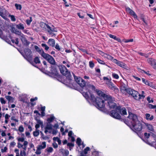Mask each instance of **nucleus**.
<instances>
[{
	"mask_svg": "<svg viewBox=\"0 0 156 156\" xmlns=\"http://www.w3.org/2000/svg\"><path fill=\"white\" fill-rule=\"evenodd\" d=\"M59 70L61 73L66 77V80H67L69 82L71 80V76L70 72L68 71L65 66L62 65L59 67Z\"/></svg>",
	"mask_w": 156,
	"mask_h": 156,
	"instance_id": "nucleus-1",
	"label": "nucleus"
},
{
	"mask_svg": "<svg viewBox=\"0 0 156 156\" xmlns=\"http://www.w3.org/2000/svg\"><path fill=\"white\" fill-rule=\"evenodd\" d=\"M131 129L136 132H138L141 131L143 129L145 128L144 124H141L139 121L131 126Z\"/></svg>",
	"mask_w": 156,
	"mask_h": 156,
	"instance_id": "nucleus-2",
	"label": "nucleus"
},
{
	"mask_svg": "<svg viewBox=\"0 0 156 156\" xmlns=\"http://www.w3.org/2000/svg\"><path fill=\"white\" fill-rule=\"evenodd\" d=\"M121 112V107L118 106L115 110H112L110 112V115L112 117L118 119H121V116L119 113Z\"/></svg>",
	"mask_w": 156,
	"mask_h": 156,
	"instance_id": "nucleus-3",
	"label": "nucleus"
},
{
	"mask_svg": "<svg viewBox=\"0 0 156 156\" xmlns=\"http://www.w3.org/2000/svg\"><path fill=\"white\" fill-rule=\"evenodd\" d=\"M96 102L95 103V106L98 109L103 111L105 106L104 101L99 97L96 98Z\"/></svg>",
	"mask_w": 156,
	"mask_h": 156,
	"instance_id": "nucleus-4",
	"label": "nucleus"
},
{
	"mask_svg": "<svg viewBox=\"0 0 156 156\" xmlns=\"http://www.w3.org/2000/svg\"><path fill=\"white\" fill-rule=\"evenodd\" d=\"M24 52L25 54H22L23 57L28 61L32 60V55L31 50L29 48H25L24 50Z\"/></svg>",
	"mask_w": 156,
	"mask_h": 156,
	"instance_id": "nucleus-5",
	"label": "nucleus"
},
{
	"mask_svg": "<svg viewBox=\"0 0 156 156\" xmlns=\"http://www.w3.org/2000/svg\"><path fill=\"white\" fill-rule=\"evenodd\" d=\"M89 93L90 95V97H89V95L88 94L87 92H83V95L89 103H90V101L92 102L95 103L96 101V98H95L94 95L92 94V93Z\"/></svg>",
	"mask_w": 156,
	"mask_h": 156,
	"instance_id": "nucleus-6",
	"label": "nucleus"
},
{
	"mask_svg": "<svg viewBox=\"0 0 156 156\" xmlns=\"http://www.w3.org/2000/svg\"><path fill=\"white\" fill-rule=\"evenodd\" d=\"M128 118L131 122V126L139 121L138 120L137 116L131 112H129Z\"/></svg>",
	"mask_w": 156,
	"mask_h": 156,
	"instance_id": "nucleus-7",
	"label": "nucleus"
},
{
	"mask_svg": "<svg viewBox=\"0 0 156 156\" xmlns=\"http://www.w3.org/2000/svg\"><path fill=\"white\" fill-rule=\"evenodd\" d=\"M74 76L75 81L81 87L83 88L85 87L86 83L85 81L83 80L80 77L76 76L74 75Z\"/></svg>",
	"mask_w": 156,
	"mask_h": 156,
	"instance_id": "nucleus-8",
	"label": "nucleus"
},
{
	"mask_svg": "<svg viewBox=\"0 0 156 156\" xmlns=\"http://www.w3.org/2000/svg\"><path fill=\"white\" fill-rule=\"evenodd\" d=\"M41 25L43 26L44 28H45L48 32L50 34H51L52 32H56L53 26V27H50L48 25L42 22L41 23Z\"/></svg>",
	"mask_w": 156,
	"mask_h": 156,
	"instance_id": "nucleus-9",
	"label": "nucleus"
},
{
	"mask_svg": "<svg viewBox=\"0 0 156 156\" xmlns=\"http://www.w3.org/2000/svg\"><path fill=\"white\" fill-rule=\"evenodd\" d=\"M127 90V93L129 95H132L135 99L138 98V92L137 91L131 88H128Z\"/></svg>",
	"mask_w": 156,
	"mask_h": 156,
	"instance_id": "nucleus-10",
	"label": "nucleus"
},
{
	"mask_svg": "<svg viewBox=\"0 0 156 156\" xmlns=\"http://www.w3.org/2000/svg\"><path fill=\"white\" fill-rule=\"evenodd\" d=\"M106 84L108 85L109 88L111 90H113L115 94H117L119 92L118 88L115 86L111 81L107 82Z\"/></svg>",
	"mask_w": 156,
	"mask_h": 156,
	"instance_id": "nucleus-11",
	"label": "nucleus"
},
{
	"mask_svg": "<svg viewBox=\"0 0 156 156\" xmlns=\"http://www.w3.org/2000/svg\"><path fill=\"white\" fill-rule=\"evenodd\" d=\"M97 94L100 96H101L105 100H108L111 98V96L109 95H107L104 94L103 92L98 90H96Z\"/></svg>",
	"mask_w": 156,
	"mask_h": 156,
	"instance_id": "nucleus-12",
	"label": "nucleus"
},
{
	"mask_svg": "<svg viewBox=\"0 0 156 156\" xmlns=\"http://www.w3.org/2000/svg\"><path fill=\"white\" fill-rule=\"evenodd\" d=\"M85 87L88 90L89 93H93L96 91V88L95 86L89 83H87Z\"/></svg>",
	"mask_w": 156,
	"mask_h": 156,
	"instance_id": "nucleus-13",
	"label": "nucleus"
},
{
	"mask_svg": "<svg viewBox=\"0 0 156 156\" xmlns=\"http://www.w3.org/2000/svg\"><path fill=\"white\" fill-rule=\"evenodd\" d=\"M105 101H107L108 103V106L109 108L111 109L114 108L115 107H117L116 106V103L114 102L113 100L112 99V98H111L110 99L108 100H105Z\"/></svg>",
	"mask_w": 156,
	"mask_h": 156,
	"instance_id": "nucleus-14",
	"label": "nucleus"
},
{
	"mask_svg": "<svg viewBox=\"0 0 156 156\" xmlns=\"http://www.w3.org/2000/svg\"><path fill=\"white\" fill-rule=\"evenodd\" d=\"M147 62L154 69L156 70V59L152 58H149L147 59Z\"/></svg>",
	"mask_w": 156,
	"mask_h": 156,
	"instance_id": "nucleus-15",
	"label": "nucleus"
},
{
	"mask_svg": "<svg viewBox=\"0 0 156 156\" xmlns=\"http://www.w3.org/2000/svg\"><path fill=\"white\" fill-rule=\"evenodd\" d=\"M19 38L21 40L22 43L24 45L27 46H28L30 44V42L28 41L26 38V36L23 34L21 36L19 37Z\"/></svg>",
	"mask_w": 156,
	"mask_h": 156,
	"instance_id": "nucleus-16",
	"label": "nucleus"
},
{
	"mask_svg": "<svg viewBox=\"0 0 156 156\" xmlns=\"http://www.w3.org/2000/svg\"><path fill=\"white\" fill-rule=\"evenodd\" d=\"M8 12L5 9L0 7V16L5 19L6 16L8 14Z\"/></svg>",
	"mask_w": 156,
	"mask_h": 156,
	"instance_id": "nucleus-17",
	"label": "nucleus"
},
{
	"mask_svg": "<svg viewBox=\"0 0 156 156\" xmlns=\"http://www.w3.org/2000/svg\"><path fill=\"white\" fill-rule=\"evenodd\" d=\"M51 73L54 76H58V73L56 68V66L55 65L51 66Z\"/></svg>",
	"mask_w": 156,
	"mask_h": 156,
	"instance_id": "nucleus-18",
	"label": "nucleus"
},
{
	"mask_svg": "<svg viewBox=\"0 0 156 156\" xmlns=\"http://www.w3.org/2000/svg\"><path fill=\"white\" fill-rule=\"evenodd\" d=\"M53 126L50 123H47V125L45 128V130H44V133L46 134L47 132H49L50 133H51V131L48 130H51L52 129Z\"/></svg>",
	"mask_w": 156,
	"mask_h": 156,
	"instance_id": "nucleus-19",
	"label": "nucleus"
},
{
	"mask_svg": "<svg viewBox=\"0 0 156 156\" xmlns=\"http://www.w3.org/2000/svg\"><path fill=\"white\" fill-rule=\"evenodd\" d=\"M126 11L132 16L134 18H137V16L136 13L129 7L126 8Z\"/></svg>",
	"mask_w": 156,
	"mask_h": 156,
	"instance_id": "nucleus-20",
	"label": "nucleus"
},
{
	"mask_svg": "<svg viewBox=\"0 0 156 156\" xmlns=\"http://www.w3.org/2000/svg\"><path fill=\"white\" fill-rule=\"evenodd\" d=\"M47 60L51 64L55 65L56 63L54 58L51 55L47 59Z\"/></svg>",
	"mask_w": 156,
	"mask_h": 156,
	"instance_id": "nucleus-21",
	"label": "nucleus"
},
{
	"mask_svg": "<svg viewBox=\"0 0 156 156\" xmlns=\"http://www.w3.org/2000/svg\"><path fill=\"white\" fill-rule=\"evenodd\" d=\"M114 62L118 66L124 68L125 67V64L123 63L116 59H114Z\"/></svg>",
	"mask_w": 156,
	"mask_h": 156,
	"instance_id": "nucleus-22",
	"label": "nucleus"
},
{
	"mask_svg": "<svg viewBox=\"0 0 156 156\" xmlns=\"http://www.w3.org/2000/svg\"><path fill=\"white\" fill-rule=\"evenodd\" d=\"M144 125L145 127H147V128L148 129V130L152 132H153L154 131V128L152 125H151L147 123H144Z\"/></svg>",
	"mask_w": 156,
	"mask_h": 156,
	"instance_id": "nucleus-23",
	"label": "nucleus"
},
{
	"mask_svg": "<svg viewBox=\"0 0 156 156\" xmlns=\"http://www.w3.org/2000/svg\"><path fill=\"white\" fill-rule=\"evenodd\" d=\"M143 141H144L145 143L151 146L152 147H155V146L156 145V141H153L152 142H151L150 143V142L148 140H144Z\"/></svg>",
	"mask_w": 156,
	"mask_h": 156,
	"instance_id": "nucleus-24",
	"label": "nucleus"
},
{
	"mask_svg": "<svg viewBox=\"0 0 156 156\" xmlns=\"http://www.w3.org/2000/svg\"><path fill=\"white\" fill-rule=\"evenodd\" d=\"M55 40L53 39H49L48 41L49 45L52 47H54L55 44Z\"/></svg>",
	"mask_w": 156,
	"mask_h": 156,
	"instance_id": "nucleus-25",
	"label": "nucleus"
},
{
	"mask_svg": "<svg viewBox=\"0 0 156 156\" xmlns=\"http://www.w3.org/2000/svg\"><path fill=\"white\" fill-rule=\"evenodd\" d=\"M40 55L44 58L46 60L50 56V55L48 54L45 53L44 51H42V52L40 54Z\"/></svg>",
	"mask_w": 156,
	"mask_h": 156,
	"instance_id": "nucleus-26",
	"label": "nucleus"
},
{
	"mask_svg": "<svg viewBox=\"0 0 156 156\" xmlns=\"http://www.w3.org/2000/svg\"><path fill=\"white\" fill-rule=\"evenodd\" d=\"M145 118L147 120L151 121L154 119V116L152 115L151 116L150 114L146 113L145 114Z\"/></svg>",
	"mask_w": 156,
	"mask_h": 156,
	"instance_id": "nucleus-27",
	"label": "nucleus"
},
{
	"mask_svg": "<svg viewBox=\"0 0 156 156\" xmlns=\"http://www.w3.org/2000/svg\"><path fill=\"white\" fill-rule=\"evenodd\" d=\"M46 147V143L45 142H42L41 145H39L37 147L41 150L45 148Z\"/></svg>",
	"mask_w": 156,
	"mask_h": 156,
	"instance_id": "nucleus-28",
	"label": "nucleus"
},
{
	"mask_svg": "<svg viewBox=\"0 0 156 156\" xmlns=\"http://www.w3.org/2000/svg\"><path fill=\"white\" fill-rule=\"evenodd\" d=\"M16 27L20 30H22L24 29V25L21 23H20L16 25Z\"/></svg>",
	"mask_w": 156,
	"mask_h": 156,
	"instance_id": "nucleus-29",
	"label": "nucleus"
},
{
	"mask_svg": "<svg viewBox=\"0 0 156 156\" xmlns=\"http://www.w3.org/2000/svg\"><path fill=\"white\" fill-rule=\"evenodd\" d=\"M34 48L36 51L39 53L40 54L41 53L42 51H44L42 49H40L38 47L37 45H35L34 46Z\"/></svg>",
	"mask_w": 156,
	"mask_h": 156,
	"instance_id": "nucleus-30",
	"label": "nucleus"
},
{
	"mask_svg": "<svg viewBox=\"0 0 156 156\" xmlns=\"http://www.w3.org/2000/svg\"><path fill=\"white\" fill-rule=\"evenodd\" d=\"M6 98L8 101L9 102H13L14 101L13 98L10 96H6L5 97Z\"/></svg>",
	"mask_w": 156,
	"mask_h": 156,
	"instance_id": "nucleus-31",
	"label": "nucleus"
},
{
	"mask_svg": "<svg viewBox=\"0 0 156 156\" xmlns=\"http://www.w3.org/2000/svg\"><path fill=\"white\" fill-rule=\"evenodd\" d=\"M128 89V88H127L126 87L123 86H122L120 87L121 91L122 93L124 92L125 91L127 93V90Z\"/></svg>",
	"mask_w": 156,
	"mask_h": 156,
	"instance_id": "nucleus-32",
	"label": "nucleus"
},
{
	"mask_svg": "<svg viewBox=\"0 0 156 156\" xmlns=\"http://www.w3.org/2000/svg\"><path fill=\"white\" fill-rule=\"evenodd\" d=\"M55 119V117L53 116L52 115L50 118H48L47 120V121H48V123H51Z\"/></svg>",
	"mask_w": 156,
	"mask_h": 156,
	"instance_id": "nucleus-33",
	"label": "nucleus"
},
{
	"mask_svg": "<svg viewBox=\"0 0 156 156\" xmlns=\"http://www.w3.org/2000/svg\"><path fill=\"white\" fill-rule=\"evenodd\" d=\"M34 62L36 64H39L41 62L40 60L38 57H36L34 59Z\"/></svg>",
	"mask_w": 156,
	"mask_h": 156,
	"instance_id": "nucleus-34",
	"label": "nucleus"
},
{
	"mask_svg": "<svg viewBox=\"0 0 156 156\" xmlns=\"http://www.w3.org/2000/svg\"><path fill=\"white\" fill-rule=\"evenodd\" d=\"M144 139H142V140L143 141L144 140H147V139L149 138L150 136V133H144Z\"/></svg>",
	"mask_w": 156,
	"mask_h": 156,
	"instance_id": "nucleus-35",
	"label": "nucleus"
},
{
	"mask_svg": "<svg viewBox=\"0 0 156 156\" xmlns=\"http://www.w3.org/2000/svg\"><path fill=\"white\" fill-rule=\"evenodd\" d=\"M53 139L54 140L57 141L58 142V144L60 145L61 144V141L58 137H54Z\"/></svg>",
	"mask_w": 156,
	"mask_h": 156,
	"instance_id": "nucleus-36",
	"label": "nucleus"
},
{
	"mask_svg": "<svg viewBox=\"0 0 156 156\" xmlns=\"http://www.w3.org/2000/svg\"><path fill=\"white\" fill-rule=\"evenodd\" d=\"M2 39L5 41L7 42L9 44L10 43V41L9 39H8L7 37L6 36L4 35Z\"/></svg>",
	"mask_w": 156,
	"mask_h": 156,
	"instance_id": "nucleus-37",
	"label": "nucleus"
},
{
	"mask_svg": "<svg viewBox=\"0 0 156 156\" xmlns=\"http://www.w3.org/2000/svg\"><path fill=\"white\" fill-rule=\"evenodd\" d=\"M122 113V114L125 115H126V109L125 108H123L121 109V112Z\"/></svg>",
	"mask_w": 156,
	"mask_h": 156,
	"instance_id": "nucleus-38",
	"label": "nucleus"
},
{
	"mask_svg": "<svg viewBox=\"0 0 156 156\" xmlns=\"http://www.w3.org/2000/svg\"><path fill=\"white\" fill-rule=\"evenodd\" d=\"M39 134V130H36V131L34 132L33 135L34 136L36 137L38 136Z\"/></svg>",
	"mask_w": 156,
	"mask_h": 156,
	"instance_id": "nucleus-39",
	"label": "nucleus"
},
{
	"mask_svg": "<svg viewBox=\"0 0 156 156\" xmlns=\"http://www.w3.org/2000/svg\"><path fill=\"white\" fill-rule=\"evenodd\" d=\"M14 34L18 35L19 37L21 36L23 34L22 33L21 31H19L17 29L16 31Z\"/></svg>",
	"mask_w": 156,
	"mask_h": 156,
	"instance_id": "nucleus-40",
	"label": "nucleus"
},
{
	"mask_svg": "<svg viewBox=\"0 0 156 156\" xmlns=\"http://www.w3.org/2000/svg\"><path fill=\"white\" fill-rule=\"evenodd\" d=\"M81 140L80 138H78L77 139L76 144L79 146L81 145Z\"/></svg>",
	"mask_w": 156,
	"mask_h": 156,
	"instance_id": "nucleus-41",
	"label": "nucleus"
},
{
	"mask_svg": "<svg viewBox=\"0 0 156 156\" xmlns=\"http://www.w3.org/2000/svg\"><path fill=\"white\" fill-rule=\"evenodd\" d=\"M15 6L16 7V9H19L20 10H21L22 9V6L20 4H15Z\"/></svg>",
	"mask_w": 156,
	"mask_h": 156,
	"instance_id": "nucleus-42",
	"label": "nucleus"
},
{
	"mask_svg": "<svg viewBox=\"0 0 156 156\" xmlns=\"http://www.w3.org/2000/svg\"><path fill=\"white\" fill-rule=\"evenodd\" d=\"M15 41L13 40V39H11V41L13 43H15V44H16L18 45L19 44V41H18V38H17L15 39Z\"/></svg>",
	"mask_w": 156,
	"mask_h": 156,
	"instance_id": "nucleus-43",
	"label": "nucleus"
},
{
	"mask_svg": "<svg viewBox=\"0 0 156 156\" xmlns=\"http://www.w3.org/2000/svg\"><path fill=\"white\" fill-rule=\"evenodd\" d=\"M37 124H38L40 125L41 127H43V122L40 119L37 120Z\"/></svg>",
	"mask_w": 156,
	"mask_h": 156,
	"instance_id": "nucleus-44",
	"label": "nucleus"
},
{
	"mask_svg": "<svg viewBox=\"0 0 156 156\" xmlns=\"http://www.w3.org/2000/svg\"><path fill=\"white\" fill-rule=\"evenodd\" d=\"M9 17H10L11 20L12 21H15L16 19L15 18V16L13 15H9Z\"/></svg>",
	"mask_w": 156,
	"mask_h": 156,
	"instance_id": "nucleus-45",
	"label": "nucleus"
},
{
	"mask_svg": "<svg viewBox=\"0 0 156 156\" xmlns=\"http://www.w3.org/2000/svg\"><path fill=\"white\" fill-rule=\"evenodd\" d=\"M41 46L43 47H44L46 51L48 50L49 48V47H48L46 44H42Z\"/></svg>",
	"mask_w": 156,
	"mask_h": 156,
	"instance_id": "nucleus-46",
	"label": "nucleus"
},
{
	"mask_svg": "<svg viewBox=\"0 0 156 156\" xmlns=\"http://www.w3.org/2000/svg\"><path fill=\"white\" fill-rule=\"evenodd\" d=\"M145 97V95H143L142 94H139L138 93V99H136V100H139L140 99L144 98Z\"/></svg>",
	"mask_w": 156,
	"mask_h": 156,
	"instance_id": "nucleus-47",
	"label": "nucleus"
},
{
	"mask_svg": "<svg viewBox=\"0 0 156 156\" xmlns=\"http://www.w3.org/2000/svg\"><path fill=\"white\" fill-rule=\"evenodd\" d=\"M97 61L98 62V63H100V64L106 65L105 63L104 62V61H103L99 58H97Z\"/></svg>",
	"mask_w": 156,
	"mask_h": 156,
	"instance_id": "nucleus-48",
	"label": "nucleus"
},
{
	"mask_svg": "<svg viewBox=\"0 0 156 156\" xmlns=\"http://www.w3.org/2000/svg\"><path fill=\"white\" fill-rule=\"evenodd\" d=\"M112 77L115 79H118L119 78V76L117 74L115 73H113L112 74Z\"/></svg>",
	"mask_w": 156,
	"mask_h": 156,
	"instance_id": "nucleus-49",
	"label": "nucleus"
},
{
	"mask_svg": "<svg viewBox=\"0 0 156 156\" xmlns=\"http://www.w3.org/2000/svg\"><path fill=\"white\" fill-rule=\"evenodd\" d=\"M30 20H27L26 21V23L28 25H29L30 24L31 22L32 21V17H30Z\"/></svg>",
	"mask_w": 156,
	"mask_h": 156,
	"instance_id": "nucleus-50",
	"label": "nucleus"
},
{
	"mask_svg": "<svg viewBox=\"0 0 156 156\" xmlns=\"http://www.w3.org/2000/svg\"><path fill=\"white\" fill-rule=\"evenodd\" d=\"M89 66L90 68H92L94 66V65L93 62L92 61H90L89 62Z\"/></svg>",
	"mask_w": 156,
	"mask_h": 156,
	"instance_id": "nucleus-51",
	"label": "nucleus"
},
{
	"mask_svg": "<svg viewBox=\"0 0 156 156\" xmlns=\"http://www.w3.org/2000/svg\"><path fill=\"white\" fill-rule=\"evenodd\" d=\"M18 130L21 132H23L24 130V129L23 126H20L19 127Z\"/></svg>",
	"mask_w": 156,
	"mask_h": 156,
	"instance_id": "nucleus-52",
	"label": "nucleus"
},
{
	"mask_svg": "<svg viewBox=\"0 0 156 156\" xmlns=\"http://www.w3.org/2000/svg\"><path fill=\"white\" fill-rule=\"evenodd\" d=\"M142 80L143 82L146 85H147L148 84L149 81L147 80H145L144 78H142Z\"/></svg>",
	"mask_w": 156,
	"mask_h": 156,
	"instance_id": "nucleus-53",
	"label": "nucleus"
},
{
	"mask_svg": "<svg viewBox=\"0 0 156 156\" xmlns=\"http://www.w3.org/2000/svg\"><path fill=\"white\" fill-rule=\"evenodd\" d=\"M90 150V149L88 147H87L86 148H85L83 151L84 152V153L85 154H87V152Z\"/></svg>",
	"mask_w": 156,
	"mask_h": 156,
	"instance_id": "nucleus-54",
	"label": "nucleus"
},
{
	"mask_svg": "<svg viewBox=\"0 0 156 156\" xmlns=\"http://www.w3.org/2000/svg\"><path fill=\"white\" fill-rule=\"evenodd\" d=\"M0 101H1V103L2 104H4L6 103L5 101L4 100V98H0Z\"/></svg>",
	"mask_w": 156,
	"mask_h": 156,
	"instance_id": "nucleus-55",
	"label": "nucleus"
},
{
	"mask_svg": "<svg viewBox=\"0 0 156 156\" xmlns=\"http://www.w3.org/2000/svg\"><path fill=\"white\" fill-rule=\"evenodd\" d=\"M35 153L37 154H40L41 153V150L40 149H39V148H38V147H37L36 151L35 152Z\"/></svg>",
	"mask_w": 156,
	"mask_h": 156,
	"instance_id": "nucleus-56",
	"label": "nucleus"
},
{
	"mask_svg": "<svg viewBox=\"0 0 156 156\" xmlns=\"http://www.w3.org/2000/svg\"><path fill=\"white\" fill-rule=\"evenodd\" d=\"M25 139L24 137L19 138H17V140L19 142H23L24 140Z\"/></svg>",
	"mask_w": 156,
	"mask_h": 156,
	"instance_id": "nucleus-57",
	"label": "nucleus"
},
{
	"mask_svg": "<svg viewBox=\"0 0 156 156\" xmlns=\"http://www.w3.org/2000/svg\"><path fill=\"white\" fill-rule=\"evenodd\" d=\"M77 15L80 18L82 19H83L84 17V16L83 15L82 13H77Z\"/></svg>",
	"mask_w": 156,
	"mask_h": 156,
	"instance_id": "nucleus-58",
	"label": "nucleus"
},
{
	"mask_svg": "<svg viewBox=\"0 0 156 156\" xmlns=\"http://www.w3.org/2000/svg\"><path fill=\"white\" fill-rule=\"evenodd\" d=\"M14 152L16 154V156H19V150L17 149H15L14 150Z\"/></svg>",
	"mask_w": 156,
	"mask_h": 156,
	"instance_id": "nucleus-59",
	"label": "nucleus"
},
{
	"mask_svg": "<svg viewBox=\"0 0 156 156\" xmlns=\"http://www.w3.org/2000/svg\"><path fill=\"white\" fill-rule=\"evenodd\" d=\"M156 107V105H153L151 104H149L148 105V107L149 108H155Z\"/></svg>",
	"mask_w": 156,
	"mask_h": 156,
	"instance_id": "nucleus-60",
	"label": "nucleus"
},
{
	"mask_svg": "<svg viewBox=\"0 0 156 156\" xmlns=\"http://www.w3.org/2000/svg\"><path fill=\"white\" fill-rule=\"evenodd\" d=\"M151 98L149 97H148L147 98V100L148 101V103H152L153 102V100L152 99L150 100Z\"/></svg>",
	"mask_w": 156,
	"mask_h": 156,
	"instance_id": "nucleus-61",
	"label": "nucleus"
},
{
	"mask_svg": "<svg viewBox=\"0 0 156 156\" xmlns=\"http://www.w3.org/2000/svg\"><path fill=\"white\" fill-rule=\"evenodd\" d=\"M151 136L152 137L153 139L155 141H156V135L153 133H152V134H151Z\"/></svg>",
	"mask_w": 156,
	"mask_h": 156,
	"instance_id": "nucleus-62",
	"label": "nucleus"
},
{
	"mask_svg": "<svg viewBox=\"0 0 156 156\" xmlns=\"http://www.w3.org/2000/svg\"><path fill=\"white\" fill-rule=\"evenodd\" d=\"M69 154V151L68 150H65L63 154L64 156H68Z\"/></svg>",
	"mask_w": 156,
	"mask_h": 156,
	"instance_id": "nucleus-63",
	"label": "nucleus"
},
{
	"mask_svg": "<svg viewBox=\"0 0 156 156\" xmlns=\"http://www.w3.org/2000/svg\"><path fill=\"white\" fill-rule=\"evenodd\" d=\"M53 151V149L51 147H49L47 150V151L49 153L52 152Z\"/></svg>",
	"mask_w": 156,
	"mask_h": 156,
	"instance_id": "nucleus-64",
	"label": "nucleus"
}]
</instances>
